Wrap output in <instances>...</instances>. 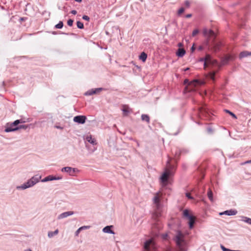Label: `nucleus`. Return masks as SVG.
I'll return each instance as SVG.
<instances>
[{
	"instance_id": "44",
	"label": "nucleus",
	"mask_w": 251,
	"mask_h": 251,
	"mask_svg": "<svg viewBox=\"0 0 251 251\" xmlns=\"http://www.w3.org/2000/svg\"><path fill=\"white\" fill-rule=\"evenodd\" d=\"M54 127L55 128L59 129H61V130L63 129V127H62V126H57V125H55Z\"/></svg>"
},
{
	"instance_id": "9",
	"label": "nucleus",
	"mask_w": 251,
	"mask_h": 251,
	"mask_svg": "<svg viewBox=\"0 0 251 251\" xmlns=\"http://www.w3.org/2000/svg\"><path fill=\"white\" fill-rule=\"evenodd\" d=\"M86 119L87 118L84 115H77L74 117L73 121L79 124H83L85 123Z\"/></svg>"
},
{
	"instance_id": "16",
	"label": "nucleus",
	"mask_w": 251,
	"mask_h": 251,
	"mask_svg": "<svg viewBox=\"0 0 251 251\" xmlns=\"http://www.w3.org/2000/svg\"><path fill=\"white\" fill-rule=\"evenodd\" d=\"M112 227V226H107L102 229V231L104 233L114 234V231L111 229Z\"/></svg>"
},
{
	"instance_id": "24",
	"label": "nucleus",
	"mask_w": 251,
	"mask_h": 251,
	"mask_svg": "<svg viewBox=\"0 0 251 251\" xmlns=\"http://www.w3.org/2000/svg\"><path fill=\"white\" fill-rule=\"evenodd\" d=\"M249 56L248 51H243L240 53L239 57L240 59H242L244 57H246Z\"/></svg>"
},
{
	"instance_id": "52",
	"label": "nucleus",
	"mask_w": 251,
	"mask_h": 251,
	"mask_svg": "<svg viewBox=\"0 0 251 251\" xmlns=\"http://www.w3.org/2000/svg\"><path fill=\"white\" fill-rule=\"evenodd\" d=\"M227 251H240V250H230V249H228Z\"/></svg>"
},
{
	"instance_id": "50",
	"label": "nucleus",
	"mask_w": 251,
	"mask_h": 251,
	"mask_svg": "<svg viewBox=\"0 0 251 251\" xmlns=\"http://www.w3.org/2000/svg\"><path fill=\"white\" fill-rule=\"evenodd\" d=\"M183 46V45L182 43H179L178 44V47H179V48H181V47H182Z\"/></svg>"
},
{
	"instance_id": "3",
	"label": "nucleus",
	"mask_w": 251,
	"mask_h": 251,
	"mask_svg": "<svg viewBox=\"0 0 251 251\" xmlns=\"http://www.w3.org/2000/svg\"><path fill=\"white\" fill-rule=\"evenodd\" d=\"M171 159L169 158L167 160V164L168 166V168L165 170V171L162 174L160 178L161 182L163 183H166L169 177L173 175V170L175 168V166L171 164Z\"/></svg>"
},
{
	"instance_id": "18",
	"label": "nucleus",
	"mask_w": 251,
	"mask_h": 251,
	"mask_svg": "<svg viewBox=\"0 0 251 251\" xmlns=\"http://www.w3.org/2000/svg\"><path fill=\"white\" fill-rule=\"evenodd\" d=\"M233 59V56H232L231 55H227L223 58L222 63L224 65L226 64H227L229 61L232 60Z\"/></svg>"
},
{
	"instance_id": "32",
	"label": "nucleus",
	"mask_w": 251,
	"mask_h": 251,
	"mask_svg": "<svg viewBox=\"0 0 251 251\" xmlns=\"http://www.w3.org/2000/svg\"><path fill=\"white\" fill-rule=\"evenodd\" d=\"M73 23H74V20L72 19H69L68 21H67V25L69 26H73Z\"/></svg>"
},
{
	"instance_id": "11",
	"label": "nucleus",
	"mask_w": 251,
	"mask_h": 251,
	"mask_svg": "<svg viewBox=\"0 0 251 251\" xmlns=\"http://www.w3.org/2000/svg\"><path fill=\"white\" fill-rule=\"evenodd\" d=\"M104 90V88H97L95 89H92L91 90H89L87 91L85 93V96H91L94 94H98Z\"/></svg>"
},
{
	"instance_id": "23",
	"label": "nucleus",
	"mask_w": 251,
	"mask_h": 251,
	"mask_svg": "<svg viewBox=\"0 0 251 251\" xmlns=\"http://www.w3.org/2000/svg\"><path fill=\"white\" fill-rule=\"evenodd\" d=\"M29 126L30 125H19V126H18V127H16V128H14V130H18L20 129H26V128H27L28 127H29Z\"/></svg>"
},
{
	"instance_id": "5",
	"label": "nucleus",
	"mask_w": 251,
	"mask_h": 251,
	"mask_svg": "<svg viewBox=\"0 0 251 251\" xmlns=\"http://www.w3.org/2000/svg\"><path fill=\"white\" fill-rule=\"evenodd\" d=\"M202 33L206 39V46H208L210 42H212V43L214 42L216 38V34L213 30L207 28H204L203 29Z\"/></svg>"
},
{
	"instance_id": "31",
	"label": "nucleus",
	"mask_w": 251,
	"mask_h": 251,
	"mask_svg": "<svg viewBox=\"0 0 251 251\" xmlns=\"http://www.w3.org/2000/svg\"><path fill=\"white\" fill-rule=\"evenodd\" d=\"M185 11V8L183 7L180 8L177 11V15L178 16L182 14Z\"/></svg>"
},
{
	"instance_id": "51",
	"label": "nucleus",
	"mask_w": 251,
	"mask_h": 251,
	"mask_svg": "<svg viewBox=\"0 0 251 251\" xmlns=\"http://www.w3.org/2000/svg\"><path fill=\"white\" fill-rule=\"evenodd\" d=\"M180 153H181V152H179L178 153V154H177V152H176V154H175V157H176V156H177V157L178 158V157H179V155H180Z\"/></svg>"
},
{
	"instance_id": "53",
	"label": "nucleus",
	"mask_w": 251,
	"mask_h": 251,
	"mask_svg": "<svg viewBox=\"0 0 251 251\" xmlns=\"http://www.w3.org/2000/svg\"><path fill=\"white\" fill-rule=\"evenodd\" d=\"M75 1L78 2H82V0H74Z\"/></svg>"
},
{
	"instance_id": "30",
	"label": "nucleus",
	"mask_w": 251,
	"mask_h": 251,
	"mask_svg": "<svg viewBox=\"0 0 251 251\" xmlns=\"http://www.w3.org/2000/svg\"><path fill=\"white\" fill-rule=\"evenodd\" d=\"M76 25H77V27L79 29H83L84 28V25L83 24V23H82L81 22L79 21H78L76 22Z\"/></svg>"
},
{
	"instance_id": "10",
	"label": "nucleus",
	"mask_w": 251,
	"mask_h": 251,
	"mask_svg": "<svg viewBox=\"0 0 251 251\" xmlns=\"http://www.w3.org/2000/svg\"><path fill=\"white\" fill-rule=\"evenodd\" d=\"M13 124V122L7 123L6 124L4 129V131L5 132H10L17 131V130H14V128L16 127H18V126H14Z\"/></svg>"
},
{
	"instance_id": "26",
	"label": "nucleus",
	"mask_w": 251,
	"mask_h": 251,
	"mask_svg": "<svg viewBox=\"0 0 251 251\" xmlns=\"http://www.w3.org/2000/svg\"><path fill=\"white\" fill-rule=\"evenodd\" d=\"M224 111L226 113L229 114L233 119H237V117L236 116V115L234 113H233L232 112L230 111V110H227V109H224Z\"/></svg>"
},
{
	"instance_id": "20",
	"label": "nucleus",
	"mask_w": 251,
	"mask_h": 251,
	"mask_svg": "<svg viewBox=\"0 0 251 251\" xmlns=\"http://www.w3.org/2000/svg\"><path fill=\"white\" fill-rule=\"evenodd\" d=\"M141 118L142 121L146 122L148 124L150 122V116L147 114H142Z\"/></svg>"
},
{
	"instance_id": "6",
	"label": "nucleus",
	"mask_w": 251,
	"mask_h": 251,
	"mask_svg": "<svg viewBox=\"0 0 251 251\" xmlns=\"http://www.w3.org/2000/svg\"><path fill=\"white\" fill-rule=\"evenodd\" d=\"M183 216L186 218L188 220L189 227L192 229L194 227V225L195 223V218L194 216L190 214L188 209H184L183 211Z\"/></svg>"
},
{
	"instance_id": "41",
	"label": "nucleus",
	"mask_w": 251,
	"mask_h": 251,
	"mask_svg": "<svg viewBox=\"0 0 251 251\" xmlns=\"http://www.w3.org/2000/svg\"><path fill=\"white\" fill-rule=\"evenodd\" d=\"M81 231L80 228L77 229V230L75 232V235L78 236L80 232Z\"/></svg>"
},
{
	"instance_id": "28",
	"label": "nucleus",
	"mask_w": 251,
	"mask_h": 251,
	"mask_svg": "<svg viewBox=\"0 0 251 251\" xmlns=\"http://www.w3.org/2000/svg\"><path fill=\"white\" fill-rule=\"evenodd\" d=\"M25 121H24L23 119H19L16 120L13 122V125L14 126H19L20 124L24 123Z\"/></svg>"
},
{
	"instance_id": "33",
	"label": "nucleus",
	"mask_w": 251,
	"mask_h": 251,
	"mask_svg": "<svg viewBox=\"0 0 251 251\" xmlns=\"http://www.w3.org/2000/svg\"><path fill=\"white\" fill-rule=\"evenodd\" d=\"M160 216H161V213L160 212H156L154 213L153 215H152L153 218H154L155 219L158 218Z\"/></svg>"
},
{
	"instance_id": "57",
	"label": "nucleus",
	"mask_w": 251,
	"mask_h": 251,
	"mask_svg": "<svg viewBox=\"0 0 251 251\" xmlns=\"http://www.w3.org/2000/svg\"><path fill=\"white\" fill-rule=\"evenodd\" d=\"M25 18H23H23H21L20 20H21V21H24V20H25Z\"/></svg>"
},
{
	"instance_id": "8",
	"label": "nucleus",
	"mask_w": 251,
	"mask_h": 251,
	"mask_svg": "<svg viewBox=\"0 0 251 251\" xmlns=\"http://www.w3.org/2000/svg\"><path fill=\"white\" fill-rule=\"evenodd\" d=\"M61 171L67 173L69 175L73 176L75 173L78 172L79 170L77 168H73L71 167H65L62 168Z\"/></svg>"
},
{
	"instance_id": "17",
	"label": "nucleus",
	"mask_w": 251,
	"mask_h": 251,
	"mask_svg": "<svg viewBox=\"0 0 251 251\" xmlns=\"http://www.w3.org/2000/svg\"><path fill=\"white\" fill-rule=\"evenodd\" d=\"M185 53L186 51L183 48H178L176 52V55L178 57H182Z\"/></svg>"
},
{
	"instance_id": "49",
	"label": "nucleus",
	"mask_w": 251,
	"mask_h": 251,
	"mask_svg": "<svg viewBox=\"0 0 251 251\" xmlns=\"http://www.w3.org/2000/svg\"><path fill=\"white\" fill-rule=\"evenodd\" d=\"M184 83L185 84H189V81L188 79H185V80L184 81Z\"/></svg>"
},
{
	"instance_id": "60",
	"label": "nucleus",
	"mask_w": 251,
	"mask_h": 251,
	"mask_svg": "<svg viewBox=\"0 0 251 251\" xmlns=\"http://www.w3.org/2000/svg\"><path fill=\"white\" fill-rule=\"evenodd\" d=\"M249 56L251 55V51H248Z\"/></svg>"
},
{
	"instance_id": "12",
	"label": "nucleus",
	"mask_w": 251,
	"mask_h": 251,
	"mask_svg": "<svg viewBox=\"0 0 251 251\" xmlns=\"http://www.w3.org/2000/svg\"><path fill=\"white\" fill-rule=\"evenodd\" d=\"M62 178V176H55L53 175H49L44 178L41 181L43 182L54 180H60Z\"/></svg>"
},
{
	"instance_id": "42",
	"label": "nucleus",
	"mask_w": 251,
	"mask_h": 251,
	"mask_svg": "<svg viewBox=\"0 0 251 251\" xmlns=\"http://www.w3.org/2000/svg\"><path fill=\"white\" fill-rule=\"evenodd\" d=\"M89 227H90L89 226H81V227H80L79 228L82 230L83 229H88Z\"/></svg>"
},
{
	"instance_id": "2",
	"label": "nucleus",
	"mask_w": 251,
	"mask_h": 251,
	"mask_svg": "<svg viewBox=\"0 0 251 251\" xmlns=\"http://www.w3.org/2000/svg\"><path fill=\"white\" fill-rule=\"evenodd\" d=\"M174 239L179 250L180 251H185V245L186 244L185 235L180 230H177ZM167 251H171L168 250Z\"/></svg>"
},
{
	"instance_id": "61",
	"label": "nucleus",
	"mask_w": 251,
	"mask_h": 251,
	"mask_svg": "<svg viewBox=\"0 0 251 251\" xmlns=\"http://www.w3.org/2000/svg\"><path fill=\"white\" fill-rule=\"evenodd\" d=\"M243 26H244V25H241V27H242V28H243Z\"/></svg>"
},
{
	"instance_id": "4",
	"label": "nucleus",
	"mask_w": 251,
	"mask_h": 251,
	"mask_svg": "<svg viewBox=\"0 0 251 251\" xmlns=\"http://www.w3.org/2000/svg\"><path fill=\"white\" fill-rule=\"evenodd\" d=\"M41 178V176L35 175L32 176L30 179H28L26 182H25L22 185L17 186L16 187V189L25 190L27 188L31 187L34 185H35L37 183H38Z\"/></svg>"
},
{
	"instance_id": "62",
	"label": "nucleus",
	"mask_w": 251,
	"mask_h": 251,
	"mask_svg": "<svg viewBox=\"0 0 251 251\" xmlns=\"http://www.w3.org/2000/svg\"><path fill=\"white\" fill-rule=\"evenodd\" d=\"M63 34H66V35H69V33H63Z\"/></svg>"
},
{
	"instance_id": "25",
	"label": "nucleus",
	"mask_w": 251,
	"mask_h": 251,
	"mask_svg": "<svg viewBox=\"0 0 251 251\" xmlns=\"http://www.w3.org/2000/svg\"><path fill=\"white\" fill-rule=\"evenodd\" d=\"M207 197L210 201H213V192L210 189H208L207 192Z\"/></svg>"
},
{
	"instance_id": "21",
	"label": "nucleus",
	"mask_w": 251,
	"mask_h": 251,
	"mask_svg": "<svg viewBox=\"0 0 251 251\" xmlns=\"http://www.w3.org/2000/svg\"><path fill=\"white\" fill-rule=\"evenodd\" d=\"M58 232L59 230L58 229L55 230L54 231H50L48 232V236L49 238H50L53 237L54 235L58 234Z\"/></svg>"
},
{
	"instance_id": "58",
	"label": "nucleus",
	"mask_w": 251,
	"mask_h": 251,
	"mask_svg": "<svg viewBox=\"0 0 251 251\" xmlns=\"http://www.w3.org/2000/svg\"><path fill=\"white\" fill-rule=\"evenodd\" d=\"M86 147L87 148H88V149H89V146L87 145V144H86Z\"/></svg>"
},
{
	"instance_id": "47",
	"label": "nucleus",
	"mask_w": 251,
	"mask_h": 251,
	"mask_svg": "<svg viewBox=\"0 0 251 251\" xmlns=\"http://www.w3.org/2000/svg\"><path fill=\"white\" fill-rule=\"evenodd\" d=\"M71 13L73 15H75L77 13V11L75 10H73L71 11Z\"/></svg>"
},
{
	"instance_id": "15",
	"label": "nucleus",
	"mask_w": 251,
	"mask_h": 251,
	"mask_svg": "<svg viewBox=\"0 0 251 251\" xmlns=\"http://www.w3.org/2000/svg\"><path fill=\"white\" fill-rule=\"evenodd\" d=\"M85 142H88V143L92 144L93 145H96L97 142L94 138H93L91 135H87L84 139Z\"/></svg>"
},
{
	"instance_id": "40",
	"label": "nucleus",
	"mask_w": 251,
	"mask_h": 251,
	"mask_svg": "<svg viewBox=\"0 0 251 251\" xmlns=\"http://www.w3.org/2000/svg\"><path fill=\"white\" fill-rule=\"evenodd\" d=\"M207 131L208 133H212L213 132V129L210 127H208L207 128Z\"/></svg>"
},
{
	"instance_id": "43",
	"label": "nucleus",
	"mask_w": 251,
	"mask_h": 251,
	"mask_svg": "<svg viewBox=\"0 0 251 251\" xmlns=\"http://www.w3.org/2000/svg\"><path fill=\"white\" fill-rule=\"evenodd\" d=\"M195 49H196V47L195 46V44H194L191 48V52H193L194 51V50H195Z\"/></svg>"
},
{
	"instance_id": "59",
	"label": "nucleus",
	"mask_w": 251,
	"mask_h": 251,
	"mask_svg": "<svg viewBox=\"0 0 251 251\" xmlns=\"http://www.w3.org/2000/svg\"><path fill=\"white\" fill-rule=\"evenodd\" d=\"M189 70V68H186V69H185V71H188Z\"/></svg>"
},
{
	"instance_id": "63",
	"label": "nucleus",
	"mask_w": 251,
	"mask_h": 251,
	"mask_svg": "<svg viewBox=\"0 0 251 251\" xmlns=\"http://www.w3.org/2000/svg\"><path fill=\"white\" fill-rule=\"evenodd\" d=\"M58 8L59 9H61L60 6H58Z\"/></svg>"
},
{
	"instance_id": "54",
	"label": "nucleus",
	"mask_w": 251,
	"mask_h": 251,
	"mask_svg": "<svg viewBox=\"0 0 251 251\" xmlns=\"http://www.w3.org/2000/svg\"><path fill=\"white\" fill-rule=\"evenodd\" d=\"M246 163H251V159L246 161Z\"/></svg>"
},
{
	"instance_id": "55",
	"label": "nucleus",
	"mask_w": 251,
	"mask_h": 251,
	"mask_svg": "<svg viewBox=\"0 0 251 251\" xmlns=\"http://www.w3.org/2000/svg\"><path fill=\"white\" fill-rule=\"evenodd\" d=\"M24 251H32L30 249H27L25 250Z\"/></svg>"
},
{
	"instance_id": "35",
	"label": "nucleus",
	"mask_w": 251,
	"mask_h": 251,
	"mask_svg": "<svg viewBox=\"0 0 251 251\" xmlns=\"http://www.w3.org/2000/svg\"><path fill=\"white\" fill-rule=\"evenodd\" d=\"M185 196L188 199L193 200L194 199L193 197L191 196L190 193L188 192L186 193Z\"/></svg>"
},
{
	"instance_id": "37",
	"label": "nucleus",
	"mask_w": 251,
	"mask_h": 251,
	"mask_svg": "<svg viewBox=\"0 0 251 251\" xmlns=\"http://www.w3.org/2000/svg\"><path fill=\"white\" fill-rule=\"evenodd\" d=\"M82 19L87 21H89L90 18L87 15H83L82 16Z\"/></svg>"
},
{
	"instance_id": "36",
	"label": "nucleus",
	"mask_w": 251,
	"mask_h": 251,
	"mask_svg": "<svg viewBox=\"0 0 251 251\" xmlns=\"http://www.w3.org/2000/svg\"><path fill=\"white\" fill-rule=\"evenodd\" d=\"M184 4L187 8H189L190 6V3L188 0L184 1Z\"/></svg>"
},
{
	"instance_id": "13",
	"label": "nucleus",
	"mask_w": 251,
	"mask_h": 251,
	"mask_svg": "<svg viewBox=\"0 0 251 251\" xmlns=\"http://www.w3.org/2000/svg\"><path fill=\"white\" fill-rule=\"evenodd\" d=\"M237 213V211L235 209H231L230 210H227L224 212L220 213V215H226L227 216H233L235 215Z\"/></svg>"
},
{
	"instance_id": "22",
	"label": "nucleus",
	"mask_w": 251,
	"mask_h": 251,
	"mask_svg": "<svg viewBox=\"0 0 251 251\" xmlns=\"http://www.w3.org/2000/svg\"><path fill=\"white\" fill-rule=\"evenodd\" d=\"M147 58V54L145 52H142L139 55V59L145 62Z\"/></svg>"
},
{
	"instance_id": "45",
	"label": "nucleus",
	"mask_w": 251,
	"mask_h": 251,
	"mask_svg": "<svg viewBox=\"0 0 251 251\" xmlns=\"http://www.w3.org/2000/svg\"><path fill=\"white\" fill-rule=\"evenodd\" d=\"M123 112H124L125 115H127V113L129 112L128 110H126V109H123Z\"/></svg>"
},
{
	"instance_id": "56",
	"label": "nucleus",
	"mask_w": 251,
	"mask_h": 251,
	"mask_svg": "<svg viewBox=\"0 0 251 251\" xmlns=\"http://www.w3.org/2000/svg\"><path fill=\"white\" fill-rule=\"evenodd\" d=\"M95 150H96V148L95 147H94L93 149H91V151H92V152H93V151H95Z\"/></svg>"
},
{
	"instance_id": "27",
	"label": "nucleus",
	"mask_w": 251,
	"mask_h": 251,
	"mask_svg": "<svg viewBox=\"0 0 251 251\" xmlns=\"http://www.w3.org/2000/svg\"><path fill=\"white\" fill-rule=\"evenodd\" d=\"M242 218L243 221L250 225H251V218L245 216H242Z\"/></svg>"
},
{
	"instance_id": "34",
	"label": "nucleus",
	"mask_w": 251,
	"mask_h": 251,
	"mask_svg": "<svg viewBox=\"0 0 251 251\" xmlns=\"http://www.w3.org/2000/svg\"><path fill=\"white\" fill-rule=\"evenodd\" d=\"M199 32V30L198 29H194L193 32H192V36H196L197 34H198Z\"/></svg>"
},
{
	"instance_id": "7",
	"label": "nucleus",
	"mask_w": 251,
	"mask_h": 251,
	"mask_svg": "<svg viewBox=\"0 0 251 251\" xmlns=\"http://www.w3.org/2000/svg\"><path fill=\"white\" fill-rule=\"evenodd\" d=\"M199 110L200 116L210 119L211 114L207 107L204 106H202L199 108Z\"/></svg>"
},
{
	"instance_id": "1",
	"label": "nucleus",
	"mask_w": 251,
	"mask_h": 251,
	"mask_svg": "<svg viewBox=\"0 0 251 251\" xmlns=\"http://www.w3.org/2000/svg\"><path fill=\"white\" fill-rule=\"evenodd\" d=\"M200 62H203L204 69H209L211 70L208 72L206 77L208 79L215 81V75L218 73L220 66L218 62L213 59L211 56L209 54H206L204 57L201 58L199 59Z\"/></svg>"
},
{
	"instance_id": "19",
	"label": "nucleus",
	"mask_w": 251,
	"mask_h": 251,
	"mask_svg": "<svg viewBox=\"0 0 251 251\" xmlns=\"http://www.w3.org/2000/svg\"><path fill=\"white\" fill-rule=\"evenodd\" d=\"M153 202L156 205L157 208L159 209L160 206V199L157 195L154 197L153 199Z\"/></svg>"
},
{
	"instance_id": "46",
	"label": "nucleus",
	"mask_w": 251,
	"mask_h": 251,
	"mask_svg": "<svg viewBox=\"0 0 251 251\" xmlns=\"http://www.w3.org/2000/svg\"><path fill=\"white\" fill-rule=\"evenodd\" d=\"M203 49L204 47L202 46H200L198 48V50L200 51L202 50Z\"/></svg>"
},
{
	"instance_id": "39",
	"label": "nucleus",
	"mask_w": 251,
	"mask_h": 251,
	"mask_svg": "<svg viewBox=\"0 0 251 251\" xmlns=\"http://www.w3.org/2000/svg\"><path fill=\"white\" fill-rule=\"evenodd\" d=\"M221 248L223 251H227L228 249L226 248L225 246H224L222 245H221Z\"/></svg>"
},
{
	"instance_id": "29",
	"label": "nucleus",
	"mask_w": 251,
	"mask_h": 251,
	"mask_svg": "<svg viewBox=\"0 0 251 251\" xmlns=\"http://www.w3.org/2000/svg\"><path fill=\"white\" fill-rule=\"evenodd\" d=\"M63 22L62 21H59V23L55 25L54 28L56 29H61L63 27Z\"/></svg>"
},
{
	"instance_id": "48",
	"label": "nucleus",
	"mask_w": 251,
	"mask_h": 251,
	"mask_svg": "<svg viewBox=\"0 0 251 251\" xmlns=\"http://www.w3.org/2000/svg\"><path fill=\"white\" fill-rule=\"evenodd\" d=\"M192 16V14H188L187 15H185V17L186 18H191V17Z\"/></svg>"
},
{
	"instance_id": "38",
	"label": "nucleus",
	"mask_w": 251,
	"mask_h": 251,
	"mask_svg": "<svg viewBox=\"0 0 251 251\" xmlns=\"http://www.w3.org/2000/svg\"><path fill=\"white\" fill-rule=\"evenodd\" d=\"M149 245V242L148 241H146L144 243V248L147 249L148 248Z\"/></svg>"
},
{
	"instance_id": "14",
	"label": "nucleus",
	"mask_w": 251,
	"mask_h": 251,
	"mask_svg": "<svg viewBox=\"0 0 251 251\" xmlns=\"http://www.w3.org/2000/svg\"><path fill=\"white\" fill-rule=\"evenodd\" d=\"M74 214V212L72 211H69L63 212L60 214H59L57 217V219L60 220L65 218H66L68 216L73 215Z\"/></svg>"
}]
</instances>
